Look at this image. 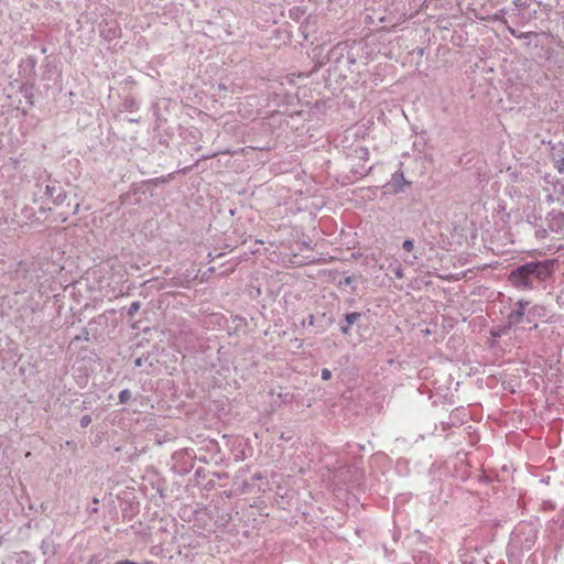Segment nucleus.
<instances>
[{
  "instance_id": "obj_6",
  "label": "nucleus",
  "mask_w": 564,
  "mask_h": 564,
  "mask_svg": "<svg viewBox=\"0 0 564 564\" xmlns=\"http://www.w3.org/2000/svg\"><path fill=\"white\" fill-rule=\"evenodd\" d=\"M139 308L140 304L138 302H133L128 310V314L130 316H133L139 311Z\"/></svg>"
},
{
  "instance_id": "obj_13",
  "label": "nucleus",
  "mask_w": 564,
  "mask_h": 564,
  "mask_svg": "<svg viewBox=\"0 0 564 564\" xmlns=\"http://www.w3.org/2000/svg\"><path fill=\"white\" fill-rule=\"evenodd\" d=\"M415 259H416V256H413V260H406L405 259L404 261L412 264Z\"/></svg>"
},
{
  "instance_id": "obj_7",
  "label": "nucleus",
  "mask_w": 564,
  "mask_h": 564,
  "mask_svg": "<svg viewBox=\"0 0 564 564\" xmlns=\"http://www.w3.org/2000/svg\"><path fill=\"white\" fill-rule=\"evenodd\" d=\"M403 248H404L406 251L411 252V251L413 250V248H414V242H413V240H411V239H406V240H404V242H403Z\"/></svg>"
},
{
  "instance_id": "obj_5",
  "label": "nucleus",
  "mask_w": 564,
  "mask_h": 564,
  "mask_svg": "<svg viewBox=\"0 0 564 564\" xmlns=\"http://www.w3.org/2000/svg\"><path fill=\"white\" fill-rule=\"evenodd\" d=\"M359 313H349L346 315V321L348 324H354L359 318Z\"/></svg>"
},
{
  "instance_id": "obj_15",
  "label": "nucleus",
  "mask_w": 564,
  "mask_h": 564,
  "mask_svg": "<svg viewBox=\"0 0 564 564\" xmlns=\"http://www.w3.org/2000/svg\"><path fill=\"white\" fill-rule=\"evenodd\" d=\"M347 332H348V327H344V328H343V333H345V334H346Z\"/></svg>"
},
{
  "instance_id": "obj_4",
  "label": "nucleus",
  "mask_w": 564,
  "mask_h": 564,
  "mask_svg": "<svg viewBox=\"0 0 564 564\" xmlns=\"http://www.w3.org/2000/svg\"><path fill=\"white\" fill-rule=\"evenodd\" d=\"M392 185L394 186L395 191H402L405 185H408V182L405 181L402 173H394L392 175Z\"/></svg>"
},
{
  "instance_id": "obj_14",
  "label": "nucleus",
  "mask_w": 564,
  "mask_h": 564,
  "mask_svg": "<svg viewBox=\"0 0 564 564\" xmlns=\"http://www.w3.org/2000/svg\"><path fill=\"white\" fill-rule=\"evenodd\" d=\"M564 169V159L561 161V166L558 167L560 171Z\"/></svg>"
},
{
  "instance_id": "obj_10",
  "label": "nucleus",
  "mask_w": 564,
  "mask_h": 564,
  "mask_svg": "<svg viewBox=\"0 0 564 564\" xmlns=\"http://www.w3.org/2000/svg\"><path fill=\"white\" fill-rule=\"evenodd\" d=\"M89 423H90V416H89V415H85V416H83V417H82V420H80V424H82V426H84V427H85V426H87Z\"/></svg>"
},
{
  "instance_id": "obj_12",
  "label": "nucleus",
  "mask_w": 564,
  "mask_h": 564,
  "mask_svg": "<svg viewBox=\"0 0 564 564\" xmlns=\"http://www.w3.org/2000/svg\"><path fill=\"white\" fill-rule=\"evenodd\" d=\"M116 564H135V563H133L131 561H122V562H118Z\"/></svg>"
},
{
  "instance_id": "obj_11",
  "label": "nucleus",
  "mask_w": 564,
  "mask_h": 564,
  "mask_svg": "<svg viewBox=\"0 0 564 564\" xmlns=\"http://www.w3.org/2000/svg\"><path fill=\"white\" fill-rule=\"evenodd\" d=\"M393 272H394V275L398 279H402L403 278V270L400 267L395 268Z\"/></svg>"
},
{
  "instance_id": "obj_3",
  "label": "nucleus",
  "mask_w": 564,
  "mask_h": 564,
  "mask_svg": "<svg viewBox=\"0 0 564 564\" xmlns=\"http://www.w3.org/2000/svg\"><path fill=\"white\" fill-rule=\"evenodd\" d=\"M510 281L512 282L513 285L516 286H520V288H528L530 286V283H529V278L527 274H520L518 275L517 274V269L513 270L511 273H510V276H509Z\"/></svg>"
},
{
  "instance_id": "obj_9",
  "label": "nucleus",
  "mask_w": 564,
  "mask_h": 564,
  "mask_svg": "<svg viewBox=\"0 0 564 564\" xmlns=\"http://www.w3.org/2000/svg\"><path fill=\"white\" fill-rule=\"evenodd\" d=\"M321 376H322V379L326 381L332 378V372L327 368H324L321 372Z\"/></svg>"
},
{
  "instance_id": "obj_1",
  "label": "nucleus",
  "mask_w": 564,
  "mask_h": 564,
  "mask_svg": "<svg viewBox=\"0 0 564 564\" xmlns=\"http://www.w3.org/2000/svg\"><path fill=\"white\" fill-rule=\"evenodd\" d=\"M517 274H527L528 278L535 275L542 279L549 274V267L543 262H530L517 268Z\"/></svg>"
},
{
  "instance_id": "obj_2",
  "label": "nucleus",
  "mask_w": 564,
  "mask_h": 564,
  "mask_svg": "<svg viewBox=\"0 0 564 564\" xmlns=\"http://www.w3.org/2000/svg\"><path fill=\"white\" fill-rule=\"evenodd\" d=\"M528 306V302L519 301L517 303V308H514L509 315V322L511 324L519 323L522 319L523 315L525 314Z\"/></svg>"
},
{
  "instance_id": "obj_8",
  "label": "nucleus",
  "mask_w": 564,
  "mask_h": 564,
  "mask_svg": "<svg viewBox=\"0 0 564 564\" xmlns=\"http://www.w3.org/2000/svg\"><path fill=\"white\" fill-rule=\"evenodd\" d=\"M130 398V391L129 390H122L120 393H119V400L120 402H126L128 399Z\"/></svg>"
}]
</instances>
